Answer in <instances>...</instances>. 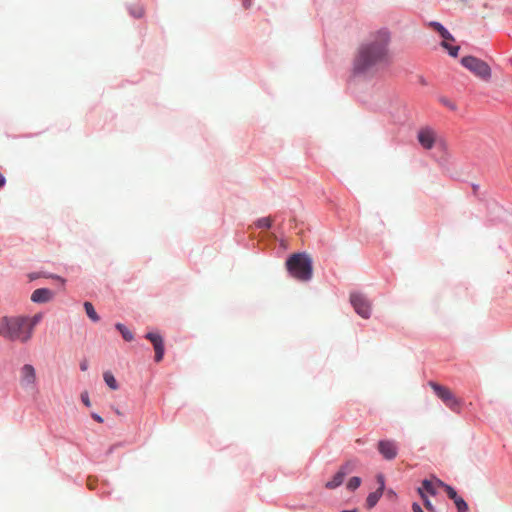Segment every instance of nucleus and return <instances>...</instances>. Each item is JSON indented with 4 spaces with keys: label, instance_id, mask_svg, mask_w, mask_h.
<instances>
[{
    "label": "nucleus",
    "instance_id": "20",
    "mask_svg": "<svg viewBox=\"0 0 512 512\" xmlns=\"http://www.w3.org/2000/svg\"><path fill=\"white\" fill-rule=\"evenodd\" d=\"M115 327L121 333L122 337L126 341H132L133 340V338H134L133 333L131 331H129L123 324L117 323L115 325Z\"/></svg>",
    "mask_w": 512,
    "mask_h": 512
},
{
    "label": "nucleus",
    "instance_id": "35",
    "mask_svg": "<svg viewBox=\"0 0 512 512\" xmlns=\"http://www.w3.org/2000/svg\"><path fill=\"white\" fill-rule=\"evenodd\" d=\"M341 512H357V509H353V510H342Z\"/></svg>",
    "mask_w": 512,
    "mask_h": 512
},
{
    "label": "nucleus",
    "instance_id": "31",
    "mask_svg": "<svg viewBox=\"0 0 512 512\" xmlns=\"http://www.w3.org/2000/svg\"><path fill=\"white\" fill-rule=\"evenodd\" d=\"M80 369L82 371H86L88 369V361L87 360H83L81 363H80Z\"/></svg>",
    "mask_w": 512,
    "mask_h": 512
},
{
    "label": "nucleus",
    "instance_id": "28",
    "mask_svg": "<svg viewBox=\"0 0 512 512\" xmlns=\"http://www.w3.org/2000/svg\"><path fill=\"white\" fill-rule=\"evenodd\" d=\"M91 416L98 423H103L104 422L103 418L100 415L96 414V413H92Z\"/></svg>",
    "mask_w": 512,
    "mask_h": 512
},
{
    "label": "nucleus",
    "instance_id": "10",
    "mask_svg": "<svg viewBox=\"0 0 512 512\" xmlns=\"http://www.w3.org/2000/svg\"><path fill=\"white\" fill-rule=\"evenodd\" d=\"M350 301L358 315L365 319L370 317L371 304L364 295L360 293H352Z\"/></svg>",
    "mask_w": 512,
    "mask_h": 512
},
{
    "label": "nucleus",
    "instance_id": "9",
    "mask_svg": "<svg viewBox=\"0 0 512 512\" xmlns=\"http://www.w3.org/2000/svg\"><path fill=\"white\" fill-rule=\"evenodd\" d=\"M430 27H432L434 30H436L440 36L443 38V41L441 43V46L448 50L449 54L452 57H456L458 55L459 46H451L449 45L448 41H454L453 36L449 33V31L443 27L442 24L439 22L432 21L428 24Z\"/></svg>",
    "mask_w": 512,
    "mask_h": 512
},
{
    "label": "nucleus",
    "instance_id": "25",
    "mask_svg": "<svg viewBox=\"0 0 512 512\" xmlns=\"http://www.w3.org/2000/svg\"><path fill=\"white\" fill-rule=\"evenodd\" d=\"M454 503L458 509V512H468V505L463 498L459 497L454 501Z\"/></svg>",
    "mask_w": 512,
    "mask_h": 512
},
{
    "label": "nucleus",
    "instance_id": "1",
    "mask_svg": "<svg viewBox=\"0 0 512 512\" xmlns=\"http://www.w3.org/2000/svg\"><path fill=\"white\" fill-rule=\"evenodd\" d=\"M391 33L382 28L371 32L369 37L359 44L353 58V73L355 75H372L376 66L389 60V45Z\"/></svg>",
    "mask_w": 512,
    "mask_h": 512
},
{
    "label": "nucleus",
    "instance_id": "23",
    "mask_svg": "<svg viewBox=\"0 0 512 512\" xmlns=\"http://www.w3.org/2000/svg\"><path fill=\"white\" fill-rule=\"evenodd\" d=\"M361 484V479L359 477H352L347 482V489L353 491L357 489Z\"/></svg>",
    "mask_w": 512,
    "mask_h": 512
},
{
    "label": "nucleus",
    "instance_id": "4",
    "mask_svg": "<svg viewBox=\"0 0 512 512\" xmlns=\"http://www.w3.org/2000/svg\"><path fill=\"white\" fill-rule=\"evenodd\" d=\"M286 268L290 275L300 281L312 278V260L304 253H294L286 261Z\"/></svg>",
    "mask_w": 512,
    "mask_h": 512
},
{
    "label": "nucleus",
    "instance_id": "2",
    "mask_svg": "<svg viewBox=\"0 0 512 512\" xmlns=\"http://www.w3.org/2000/svg\"><path fill=\"white\" fill-rule=\"evenodd\" d=\"M391 33L382 28L371 32L369 37L359 44L353 58V73L355 75H372L376 66L389 60V45Z\"/></svg>",
    "mask_w": 512,
    "mask_h": 512
},
{
    "label": "nucleus",
    "instance_id": "22",
    "mask_svg": "<svg viewBox=\"0 0 512 512\" xmlns=\"http://www.w3.org/2000/svg\"><path fill=\"white\" fill-rule=\"evenodd\" d=\"M417 492L420 495V497L422 498L425 508L429 511H434V506L432 505L431 501L428 499L426 494L423 492V489L418 488Z\"/></svg>",
    "mask_w": 512,
    "mask_h": 512
},
{
    "label": "nucleus",
    "instance_id": "3",
    "mask_svg": "<svg viewBox=\"0 0 512 512\" xmlns=\"http://www.w3.org/2000/svg\"><path fill=\"white\" fill-rule=\"evenodd\" d=\"M0 336L25 343L31 339L32 333L25 322V316L2 317L0 319Z\"/></svg>",
    "mask_w": 512,
    "mask_h": 512
},
{
    "label": "nucleus",
    "instance_id": "13",
    "mask_svg": "<svg viewBox=\"0 0 512 512\" xmlns=\"http://www.w3.org/2000/svg\"><path fill=\"white\" fill-rule=\"evenodd\" d=\"M378 451L387 460H392L397 456V446L395 442L391 440L379 441Z\"/></svg>",
    "mask_w": 512,
    "mask_h": 512
},
{
    "label": "nucleus",
    "instance_id": "12",
    "mask_svg": "<svg viewBox=\"0 0 512 512\" xmlns=\"http://www.w3.org/2000/svg\"><path fill=\"white\" fill-rule=\"evenodd\" d=\"M145 338L153 344L155 350V361H162L165 350L163 337L158 333L149 332L145 335Z\"/></svg>",
    "mask_w": 512,
    "mask_h": 512
},
{
    "label": "nucleus",
    "instance_id": "14",
    "mask_svg": "<svg viewBox=\"0 0 512 512\" xmlns=\"http://www.w3.org/2000/svg\"><path fill=\"white\" fill-rule=\"evenodd\" d=\"M54 297V292L48 288H39L31 294V301L34 303H47Z\"/></svg>",
    "mask_w": 512,
    "mask_h": 512
},
{
    "label": "nucleus",
    "instance_id": "15",
    "mask_svg": "<svg viewBox=\"0 0 512 512\" xmlns=\"http://www.w3.org/2000/svg\"><path fill=\"white\" fill-rule=\"evenodd\" d=\"M382 493H383V485L381 487H379V489L377 491L372 492L367 496L366 505H367L368 509L373 508L377 504V502L379 501V499L382 496Z\"/></svg>",
    "mask_w": 512,
    "mask_h": 512
},
{
    "label": "nucleus",
    "instance_id": "34",
    "mask_svg": "<svg viewBox=\"0 0 512 512\" xmlns=\"http://www.w3.org/2000/svg\"><path fill=\"white\" fill-rule=\"evenodd\" d=\"M249 6H250V1L249 0H244V7L248 8Z\"/></svg>",
    "mask_w": 512,
    "mask_h": 512
},
{
    "label": "nucleus",
    "instance_id": "18",
    "mask_svg": "<svg viewBox=\"0 0 512 512\" xmlns=\"http://www.w3.org/2000/svg\"><path fill=\"white\" fill-rule=\"evenodd\" d=\"M436 483L438 484V486H441V487H444L448 497L450 499H452L453 501H455L456 499L459 498V496L457 495V492L455 491L454 488H452L451 486L449 485H446L444 484L441 480L439 479H436Z\"/></svg>",
    "mask_w": 512,
    "mask_h": 512
},
{
    "label": "nucleus",
    "instance_id": "17",
    "mask_svg": "<svg viewBox=\"0 0 512 512\" xmlns=\"http://www.w3.org/2000/svg\"><path fill=\"white\" fill-rule=\"evenodd\" d=\"M42 314H35L33 317H26L25 322L28 325L30 332L33 334L34 327L41 321Z\"/></svg>",
    "mask_w": 512,
    "mask_h": 512
},
{
    "label": "nucleus",
    "instance_id": "16",
    "mask_svg": "<svg viewBox=\"0 0 512 512\" xmlns=\"http://www.w3.org/2000/svg\"><path fill=\"white\" fill-rule=\"evenodd\" d=\"M436 486H438V484L436 483V480L435 481H431V480H428V479H425L423 480L422 482V489H423V492H427L431 495H435L436 494Z\"/></svg>",
    "mask_w": 512,
    "mask_h": 512
},
{
    "label": "nucleus",
    "instance_id": "26",
    "mask_svg": "<svg viewBox=\"0 0 512 512\" xmlns=\"http://www.w3.org/2000/svg\"><path fill=\"white\" fill-rule=\"evenodd\" d=\"M81 400L83 402V404L87 407H90L91 406V402H90V399H89V396H88V393L87 392H84L81 394Z\"/></svg>",
    "mask_w": 512,
    "mask_h": 512
},
{
    "label": "nucleus",
    "instance_id": "6",
    "mask_svg": "<svg viewBox=\"0 0 512 512\" xmlns=\"http://www.w3.org/2000/svg\"><path fill=\"white\" fill-rule=\"evenodd\" d=\"M429 386L433 389L434 393L442 400V402L451 410L459 411L460 400L453 394V392L446 386L440 385L436 382H429Z\"/></svg>",
    "mask_w": 512,
    "mask_h": 512
},
{
    "label": "nucleus",
    "instance_id": "11",
    "mask_svg": "<svg viewBox=\"0 0 512 512\" xmlns=\"http://www.w3.org/2000/svg\"><path fill=\"white\" fill-rule=\"evenodd\" d=\"M37 376L35 368L30 364H25L20 369V385L24 389H35Z\"/></svg>",
    "mask_w": 512,
    "mask_h": 512
},
{
    "label": "nucleus",
    "instance_id": "7",
    "mask_svg": "<svg viewBox=\"0 0 512 512\" xmlns=\"http://www.w3.org/2000/svg\"><path fill=\"white\" fill-rule=\"evenodd\" d=\"M419 144L426 150L432 149L436 144H441L442 138L430 127H423L417 132Z\"/></svg>",
    "mask_w": 512,
    "mask_h": 512
},
{
    "label": "nucleus",
    "instance_id": "32",
    "mask_svg": "<svg viewBox=\"0 0 512 512\" xmlns=\"http://www.w3.org/2000/svg\"><path fill=\"white\" fill-rule=\"evenodd\" d=\"M6 183L5 177L0 173V188H2Z\"/></svg>",
    "mask_w": 512,
    "mask_h": 512
},
{
    "label": "nucleus",
    "instance_id": "33",
    "mask_svg": "<svg viewBox=\"0 0 512 512\" xmlns=\"http://www.w3.org/2000/svg\"><path fill=\"white\" fill-rule=\"evenodd\" d=\"M377 479H378V482L380 483V487H381V486H382V482L384 483V478H383V476H382V475H379V476L377 477Z\"/></svg>",
    "mask_w": 512,
    "mask_h": 512
},
{
    "label": "nucleus",
    "instance_id": "8",
    "mask_svg": "<svg viewBox=\"0 0 512 512\" xmlns=\"http://www.w3.org/2000/svg\"><path fill=\"white\" fill-rule=\"evenodd\" d=\"M355 467H356V462L355 461L349 460V461L345 462L339 468V470L334 475L332 480H330V481L325 483V488L332 490V489H335V488L339 487L343 483L344 478L348 474L352 473L354 471Z\"/></svg>",
    "mask_w": 512,
    "mask_h": 512
},
{
    "label": "nucleus",
    "instance_id": "27",
    "mask_svg": "<svg viewBox=\"0 0 512 512\" xmlns=\"http://www.w3.org/2000/svg\"><path fill=\"white\" fill-rule=\"evenodd\" d=\"M46 277L59 281L61 283L62 287L65 286V282H66L65 279L58 275L50 274V275H47Z\"/></svg>",
    "mask_w": 512,
    "mask_h": 512
},
{
    "label": "nucleus",
    "instance_id": "19",
    "mask_svg": "<svg viewBox=\"0 0 512 512\" xmlns=\"http://www.w3.org/2000/svg\"><path fill=\"white\" fill-rule=\"evenodd\" d=\"M84 309L87 313V316L94 322L99 321V316L96 313L92 303L90 302H84Z\"/></svg>",
    "mask_w": 512,
    "mask_h": 512
},
{
    "label": "nucleus",
    "instance_id": "5",
    "mask_svg": "<svg viewBox=\"0 0 512 512\" xmlns=\"http://www.w3.org/2000/svg\"><path fill=\"white\" fill-rule=\"evenodd\" d=\"M461 64L476 77L484 81L490 80L491 68L485 61L474 56H465L461 59Z\"/></svg>",
    "mask_w": 512,
    "mask_h": 512
},
{
    "label": "nucleus",
    "instance_id": "24",
    "mask_svg": "<svg viewBox=\"0 0 512 512\" xmlns=\"http://www.w3.org/2000/svg\"><path fill=\"white\" fill-rule=\"evenodd\" d=\"M272 220L269 217L260 218L256 225L258 228L268 229L271 227Z\"/></svg>",
    "mask_w": 512,
    "mask_h": 512
},
{
    "label": "nucleus",
    "instance_id": "30",
    "mask_svg": "<svg viewBox=\"0 0 512 512\" xmlns=\"http://www.w3.org/2000/svg\"><path fill=\"white\" fill-rule=\"evenodd\" d=\"M143 14H144V10H143L142 8H138L135 12H133V15H134L135 17H138V18H139V17H142V16H143Z\"/></svg>",
    "mask_w": 512,
    "mask_h": 512
},
{
    "label": "nucleus",
    "instance_id": "21",
    "mask_svg": "<svg viewBox=\"0 0 512 512\" xmlns=\"http://www.w3.org/2000/svg\"><path fill=\"white\" fill-rule=\"evenodd\" d=\"M103 377H104V381L105 383L112 389V390H117L118 389V384H117V381L115 379V377L113 376V374L111 372H105L103 374Z\"/></svg>",
    "mask_w": 512,
    "mask_h": 512
},
{
    "label": "nucleus",
    "instance_id": "29",
    "mask_svg": "<svg viewBox=\"0 0 512 512\" xmlns=\"http://www.w3.org/2000/svg\"><path fill=\"white\" fill-rule=\"evenodd\" d=\"M412 510H413V512H423L422 508L420 507V505L418 503L412 504Z\"/></svg>",
    "mask_w": 512,
    "mask_h": 512
}]
</instances>
